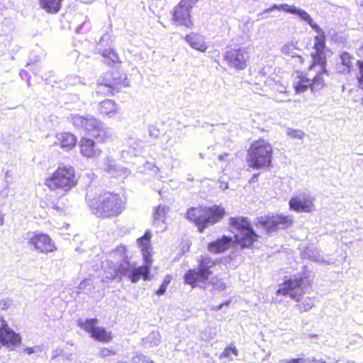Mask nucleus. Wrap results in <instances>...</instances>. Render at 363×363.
I'll use <instances>...</instances> for the list:
<instances>
[{"label":"nucleus","instance_id":"28","mask_svg":"<svg viewBox=\"0 0 363 363\" xmlns=\"http://www.w3.org/2000/svg\"><path fill=\"white\" fill-rule=\"evenodd\" d=\"M143 345L147 347L158 346L161 342V335L159 332L152 331L142 340Z\"/></svg>","mask_w":363,"mask_h":363},{"label":"nucleus","instance_id":"59","mask_svg":"<svg viewBox=\"0 0 363 363\" xmlns=\"http://www.w3.org/2000/svg\"><path fill=\"white\" fill-rule=\"evenodd\" d=\"M318 337V335H316V334H311V335H309V337L310 338H314V337Z\"/></svg>","mask_w":363,"mask_h":363},{"label":"nucleus","instance_id":"63","mask_svg":"<svg viewBox=\"0 0 363 363\" xmlns=\"http://www.w3.org/2000/svg\"><path fill=\"white\" fill-rule=\"evenodd\" d=\"M280 92H281V93H282V92H286V91H285V88H284V89H280Z\"/></svg>","mask_w":363,"mask_h":363},{"label":"nucleus","instance_id":"57","mask_svg":"<svg viewBox=\"0 0 363 363\" xmlns=\"http://www.w3.org/2000/svg\"><path fill=\"white\" fill-rule=\"evenodd\" d=\"M227 156H228V154H226V153H225V154H223V155H220L218 156V159H219L220 160H224V158H225V157H227Z\"/></svg>","mask_w":363,"mask_h":363},{"label":"nucleus","instance_id":"10","mask_svg":"<svg viewBox=\"0 0 363 363\" xmlns=\"http://www.w3.org/2000/svg\"><path fill=\"white\" fill-rule=\"evenodd\" d=\"M77 183L74 168L69 165L60 164L55 172L46 179L45 184L50 190L62 189L68 191L75 186Z\"/></svg>","mask_w":363,"mask_h":363},{"label":"nucleus","instance_id":"40","mask_svg":"<svg viewBox=\"0 0 363 363\" xmlns=\"http://www.w3.org/2000/svg\"><path fill=\"white\" fill-rule=\"evenodd\" d=\"M288 135L293 138L302 139L304 133L300 130L289 129L287 132Z\"/></svg>","mask_w":363,"mask_h":363},{"label":"nucleus","instance_id":"29","mask_svg":"<svg viewBox=\"0 0 363 363\" xmlns=\"http://www.w3.org/2000/svg\"><path fill=\"white\" fill-rule=\"evenodd\" d=\"M99 320L96 318L86 319L84 320L79 319L77 320V324L81 328L89 333L91 335L94 329L98 328L96 326Z\"/></svg>","mask_w":363,"mask_h":363},{"label":"nucleus","instance_id":"54","mask_svg":"<svg viewBox=\"0 0 363 363\" xmlns=\"http://www.w3.org/2000/svg\"><path fill=\"white\" fill-rule=\"evenodd\" d=\"M307 359L303 358H296L297 363H306Z\"/></svg>","mask_w":363,"mask_h":363},{"label":"nucleus","instance_id":"12","mask_svg":"<svg viewBox=\"0 0 363 363\" xmlns=\"http://www.w3.org/2000/svg\"><path fill=\"white\" fill-rule=\"evenodd\" d=\"M121 81L118 72H107L98 79L95 92L93 94L98 96L113 95L118 91Z\"/></svg>","mask_w":363,"mask_h":363},{"label":"nucleus","instance_id":"51","mask_svg":"<svg viewBox=\"0 0 363 363\" xmlns=\"http://www.w3.org/2000/svg\"><path fill=\"white\" fill-rule=\"evenodd\" d=\"M182 1H184L186 4L188 6H191V8L196 4L198 0H181Z\"/></svg>","mask_w":363,"mask_h":363},{"label":"nucleus","instance_id":"53","mask_svg":"<svg viewBox=\"0 0 363 363\" xmlns=\"http://www.w3.org/2000/svg\"><path fill=\"white\" fill-rule=\"evenodd\" d=\"M230 301H226L223 303H221L220 305H218L217 307H216V310H220L223 306H228L230 304Z\"/></svg>","mask_w":363,"mask_h":363},{"label":"nucleus","instance_id":"48","mask_svg":"<svg viewBox=\"0 0 363 363\" xmlns=\"http://www.w3.org/2000/svg\"><path fill=\"white\" fill-rule=\"evenodd\" d=\"M166 289H167V286H164V285H162L161 284V286H160V288L157 289V291H156V294L159 296H161V295H163L165 291H166Z\"/></svg>","mask_w":363,"mask_h":363},{"label":"nucleus","instance_id":"35","mask_svg":"<svg viewBox=\"0 0 363 363\" xmlns=\"http://www.w3.org/2000/svg\"><path fill=\"white\" fill-rule=\"evenodd\" d=\"M340 59H341L342 65L345 67L343 69L342 72H349L350 69L352 67V56L348 52H343L340 55Z\"/></svg>","mask_w":363,"mask_h":363},{"label":"nucleus","instance_id":"18","mask_svg":"<svg viewBox=\"0 0 363 363\" xmlns=\"http://www.w3.org/2000/svg\"><path fill=\"white\" fill-rule=\"evenodd\" d=\"M109 39L110 36L108 33L102 35L98 42L96 49L105 59V62L108 65H111L114 63L119 62L120 60L118 54L113 50L111 48H103L104 43L108 41Z\"/></svg>","mask_w":363,"mask_h":363},{"label":"nucleus","instance_id":"56","mask_svg":"<svg viewBox=\"0 0 363 363\" xmlns=\"http://www.w3.org/2000/svg\"><path fill=\"white\" fill-rule=\"evenodd\" d=\"M284 362L286 363H297L296 362V359H290V360H284Z\"/></svg>","mask_w":363,"mask_h":363},{"label":"nucleus","instance_id":"6","mask_svg":"<svg viewBox=\"0 0 363 363\" xmlns=\"http://www.w3.org/2000/svg\"><path fill=\"white\" fill-rule=\"evenodd\" d=\"M225 213V209L217 205L191 208L186 212V218L194 222L202 233L206 228L219 222Z\"/></svg>","mask_w":363,"mask_h":363},{"label":"nucleus","instance_id":"22","mask_svg":"<svg viewBox=\"0 0 363 363\" xmlns=\"http://www.w3.org/2000/svg\"><path fill=\"white\" fill-rule=\"evenodd\" d=\"M184 39L195 50L203 52L207 50L203 37L199 33H191L186 35Z\"/></svg>","mask_w":363,"mask_h":363},{"label":"nucleus","instance_id":"27","mask_svg":"<svg viewBox=\"0 0 363 363\" xmlns=\"http://www.w3.org/2000/svg\"><path fill=\"white\" fill-rule=\"evenodd\" d=\"M91 337L98 341L104 342H109L113 339L111 332L107 331L105 328L101 327L95 328Z\"/></svg>","mask_w":363,"mask_h":363},{"label":"nucleus","instance_id":"61","mask_svg":"<svg viewBox=\"0 0 363 363\" xmlns=\"http://www.w3.org/2000/svg\"><path fill=\"white\" fill-rule=\"evenodd\" d=\"M318 363H325V362L322 359H320V360H318Z\"/></svg>","mask_w":363,"mask_h":363},{"label":"nucleus","instance_id":"36","mask_svg":"<svg viewBox=\"0 0 363 363\" xmlns=\"http://www.w3.org/2000/svg\"><path fill=\"white\" fill-rule=\"evenodd\" d=\"M296 50V48L292 44H286L281 47V51L284 55L291 57H298L301 58V57L297 55Z\"/></svg>","mask_w":363,"mask_h":363},{"label":"nucleus","instance_id":"8","mask_svg":"<svg viewBox=\"0 0 363 363\" xmlns=\"http://www.w3.org/2000/svg\"><path fill=\"white\" fill-rule=\"evenodd\" d=\"M273 149L266 140L260 138L253 141L247 150V162L250 167L260 169L271 165Z\"/></svg>","mask_w":363,"mask_h":363},{"label":"nucleus","instance_id":"58","mask_svg":"<svg viewBox=\"0 0 363 363\" xmlns=\"http://www.w3.org/2000/svg\"><path fill=\"white\" fill-rule=\"evenodd\" d=\"M53 208L55 209L57 211H62L61 208L60 206H53Z\"/></svg>","mask_w":363,"mask_h":363},{"label":"nucleus","instance_id":"1","mask_svg":"<svg viewBox=\"0 0 363 363\" xmlns=\"http://www.w3.org/2000/svg\"><path fill=\"white\" fill-rule=\"evenodd\" d=\"M230 231L234 234L233 240L230 236L223 235L221 238L208 244V250H228L239 245L241 247H251L258 242L259 235L256 234L250 222L245 217L237 216L229 218Z\"/></svg>","mask_w":363,"mask_h":363},{"label":"nucleus","instance_id":"34","mask_svg":"<svg viewBox=\"0 0 363 363\" xmlns=\"http://www.w3.org/2000/svg\"><path fill=\"white\" fill-rule=\"evenodd\" d=\"M313 306V300L311 298L307 297L303 301L298 303L296 307L302 313L308 311Z\"/></svg>","mask_w":363,"mask_h":363},{"label":"nucleus","instance_id":"38","mask_svg":"<svg viewBox=\"0 0 363 363\" xmlns=\"http://www.w3.org/2000/svg\"><path fill=\"white\" fill-rule=\"evenodd\" d=\"M66 82L71 86H77L79 84H85L82 78L76 74H70L66 77Z\"/></svg>","mask_w":363,"mask_h":363},{"label":"nucleus","instance_id":"16","mask_svg":"<svg viewBox=\"0 0 363 363\" xmlns=\"http://www.w3.org/2000/svg\"><path fill=\"white\" fill-rule=\"evenodd\" d=\"M21 337L18 334L8 327L6 322L1 318L0 325V342L8 347H13L20 343Z\"/></svg>","mask_w":363,"mask_h":363},{"label":"nucleus","instance_id":"37","mask_svg":"<svg viewBox=\"0 0 363 363\" xmlns=\"http://www.w3.org/2000/svg\"><path fill=\"white\" fill-rule=\"evenodd\" d=\"M132 361L133 363H154L150 357L138 352L134 354Z\"/></svg>","mask_w":363,"mask_h":363},{"label":"nucleus","instance_id":"55","mask_svg":"<svg viewBox=\"0 0 363 363\" xmlns=\"http://www.w3.org/2000/svg\"><path fill=\"white\" fill-rule=\"evenodd\" d=\"M169 282H170V280H169L168 278H167V279H165L163 281V282H162V285H164V286H167V285L169 284Z\"/></svg>","mask_w":363,"mask_h":363},{"label":"nucleus","instance_id":"20","mask_svg":"<svg viewBox=\"0 0 363 363\" xmlns=\"http://www.w3.org/2000/svg\"><path fill=\"white\" fill-rule=\"evenodd\" d=\"M104 169L113 177H125L130 174V170L126 167H119L111 157H107L104 161Z\"/></svg>","mask_w":363,"mask_h":363},{"label":"nucleus","instance_id":"17","mask_svg":"<svg viewBox=\"0 0 363 363\" xmlns=\"http://www.w3.org/2000/svg\"><path fill=\"white\" fill-rule=\"evenodd\" d=\"M29 242L35 250H57L54 242L50 236L45 233L28 234Z\"/></svg>","mask_w":363,"mask_h":363},{"label":"nucleus","instance_id":"15","mask_svg":"<svg viewBox=\"0 0 363 363\" xmlns=\"http://www.w3.org/2000/svg\"><path fill=\"white\" fill-rule=\"evenodd\" d=\"M191 6L184 1H180L174 9L172 21L186 28H191L193 23L191 21Z\"/></svg>","mask_w":363,"mask_h":363},{"label":"nucleus","instance_id":"46","mask_svg":"<svg viewBox=\"0 0 363 363\" xmlns=\"http://www.w3.org/2000/svg\"><path fill=\"white\" fill-rule=\"evenodd\" d=\"M84 27H86V30H89L90 28V26H89V23L86 21H84L83 22V23H82L81 25H79L77 28H76V32L79 33L81 32H82V29Z\"/></svg>","mask_w":363,"mask_h":363},{"label":"nucleus","instance_id":"24","mask_svg":"<svg viewBox=\"0 0 363 363\" xmlns=\"http://www.w3.org/2000/svg\"><path fill=\"white\" fill-rule=\"evenodd\" d=\"M98 111L101 115L111 118L118 113V105L114 101L106 99L99 104Z\"/></svg>","mask_w":363,"mask_h":363},{"label":"nucleus","instance_id":"30","mask_svg":"<svg viewBox=\"0 0 363 363\" xmlns=\"http://www.w3.org/2000/svg\"><path fill=\"white\" fill-rule=\"evenodd\" d=\"M168 208L165 206L160 205L156 209L154 213V223L155 225H160L161 224H164V219L165 217V214L167 212Z\"/></svg>","mask_w":363,"mask_h":363},{"label":"nucleus","instance_id":"50","mask_svg":"<svg viewBox=\"0 0 363 363\" xmlns=\"http://www.w3.org/2000/svg\"><path fill=\"white\" fill-rule=\"evenodd\" d=\"M111 354H115V353L106 348H104V349L101 350V354L103 357L108 356Z\"/></svg>","mask_w":363,"mask_h":363},{"label":"nucleus","instance_id":"33","mask_svg":"<svg viewBox=\"0 0 363 363\" xmlns=\"http://www.w3.org/2000/svg\"><path fill=\"white\" fill-rule=\"evenodd\" d=\"M301 256L303 257H308L313 262L323 263L325 262L323 258L319 255V251H303Z\"/></svg>","mask_w":363,"mask_h":363},{"label":"nucleus","instance_id":"64","mask_svg":"<svg viewBox=\"0 0 363 363\" xmlns=\"http://www.w3.org/2000/svg\"><path fill=\"white\" fill-rule=\"evenodd\" d=\"M30 65V63L28 62L26 66L28 67Z\"/></svg>","mask_w":363,"mask_h":363},{"label":"nucleus","instance_id":"42","mask_svg":"<svg viewBox=\"0 0 363 363\" xmlns=\"http://www.w3.org/2000/svg\"><path fill=\"white\" fill-rule=\"evenodd\" d=\"M359 75L357 77L359 86L363 89V61H357Z\"/></svg>","mask_w":363,"mask_h":363},{"label":"nucleus","instance_id":"3","mask_svg":"<svg viewBox=\"0 0 363 363\" xmlns=\"http://www.w3.org/2000/svg\"><path fill=\"white\" fill-rule=\"evenodd\" d=\"M198 262L199 264L196 268L190 269L184 274V283L191 286L192 288L196 286L204 288L207 284L212 286V290L223 291L225 289V284L220 279L212 277L211 281L207 283L210 276L213 274L218 262L211 257L203 256Z\"/></svg>","mask_w":363,"mask_h":363},{"label":"nucleus","instance_id":"11","mask_svg":"<svg viewBox=\"0 0 363 363\" xmlns=\"http://www.w3.org/2000/svg\"><path fill=\"white\" fill-rule=\"evenodd\" d=\"M294 223L292 216L283 214L268 215L257 218L256 226L269 235L279 230H286Z\"/></svg>","mask_w":363,"mask_h":363},{"label":"nucleus","instance_id":"13","mask_svg":"<svg viewBox=\"0 0 363 363\" xmlns=\"http://www.w3.org/2000/svg\"><path fill=\"white\" fill-rule=\"evenodd\" d=\"M315 197L308 191L300 192L291 198L289 208L297 213H311L315 211Z\"/></svg>","mask_w":363,"mask_h":363},{"label":"nucleus","instance_id":"47","mask_svg":"<svg viewBox=\"0 0 363 363\" xmlns=\"http://www.w3.org/2000/svg\"><path fill=\"white\" fill-rule=\"evenodd\" d=\"M39 350H40V347L38 346L33 347H26L24 349V352L28 354H31L33 353L37 352Z\"/></svg>","mask_w":363,"mask_h":363},{"label":"nucleus","instance_id":"43","mask_svg":"<svg viewBox=\"0 0 363 363\" xmlns=\"http://www.w3.org/2000/svg\"><path fill=\"white\" fill-rule=\"evenodd\" d=\"M88 286H91L88 291H91L92 289V282L91 281V279H85L79 284L78 289L81 291H84L86 290V287Z\"/></svg>","mask_w":363,"mask_h":363},{"label":"nucleus","instance_id":"23","mask_svg":"<svg viewBox=\"0 0 363 363\" xmlns=\"http://www.w3.org/2000/svg\"><path fill=\"white\" fill-rule=\"evenodd\" d=\"M77 143V138L69 133H61L57 135L56 144H59L65 150L72 149Z\"/></svg>","mask_w":363,"mask_h":363},{"label":"nucleus","instance_id":"52","mask_svg":"<svg viewBox=\"0 0 363 363\" xmlns=\"http://www.w3.org/2000/svg\"><path fill=\"white\" fill-rule=\"evenodd\" d=\"M259 174L257 173V174H254L253 176L252 177V178L250 179V183H255V182H257V180H258V177H259Z\"/></svg>","mask_w":363,"mask_h":363},{"label":"nucleus","instance_id":"39","mask_svg":"<svg viewBox=\"0 0 363 363\" xmlns=\"http://www.w3.org/2000/svg\"><path fill=\"white\" fill-rule=\"evenodd\" d=\"M230 353H233L235 356H238V351L235 348V347L229 346V347H226L224 350V351L220 354V359L229 358Z\"/></svg>","mask_w":363,"mask_h":363},{"label":"nucleus","instance_id":"45","mask_svg":"<svg viewBox=\"0 0 363 363\" xmlns=\"http://www.w3.org/2000/svg\"><path fill=\"white\" fill-rule=\"evenodd\" d=\"M19 75L22 79H26L27 84L28 86H30V76L27 71H26L24 69L21 70L19 72Z\"/></svg>","mask_w":363,"mask_h":363},{"label":"nucleus","instance_id":"60","mask_svg":"<svg viewBox=\"0 0 363 363\" xmlns=\"http://www.w3.org/2000/svg\"><path fill=\"white\" fill-rule=\"evenodd\" d=\"M311 362H312V363H318V360H317L316 359H315V358H313V359H311Z\"/></svg>","mask_w":363,"mask_h":363},{"label":"nucleus","instance_id":"4","mask_svg":"<svg viewBox=\"0 0 363 363\" xmlns=\"http://www.w3.org/2000/svg\"><path fill=\"white\" fill-rule=\"evenodd\" d=\"M86 201L91 213L98 218H108L117 216L125 208L121 196L110 191L95 194L93 198L87 195Z\"/></svg>","mask_w":363,"mask_h":363},{"label":"nucleus","instance_id":"5","mask_svg":"<svg viewBox=\"0 0 363 363\" xmlns=\"http://www.w3.org/2000/svg\"><path fill=\"white\" fill-rule=\"evenodd\" d=\"M143 256L145 260L143 266L136 267L135 263L125 260L117 267L113 274L107 277L111 279H119L121 281L122 277H126L132 283H137L140 278L150 280V267L152 264L150 251H143Z\"/></svg>","mask_w":363,"mask_h":363},{"label":"nucleus","instance_id":"41","mask_svg":"<svg viewBox=\"0 0 363 363\" xmlns=\"http://www.w3.org/2000/svg\"><path fill=\"white\" fill-rule=\"evenodd\" d=\"M148 134L152 138H157L160 135V130L156 126L150 125L148 127Z\"/></svg>","mask_w":363,"mask_h":363},{"label":"nucleus","instance_id":"14","mask_svg":"<svg viewBox=\"0 0 363 363\" xmlns=\"http://www.w3.org/2000/svg\"><path fill=\"white\" fill-rule=\"evenodd\" d=\"M249 52L245 48H230L224 54V60L230 67L238 70L245 69L247 67V62L249 60Z\"/></svg>","mask_w":363,"mask_h":363},{"label":"nucleus","instance_id":"44","mask_svg":"<svg viewBox=\"0 0 363 363\" xmlns=\"http://www.w3.org/2000/svg\"><path fill=\"white\" fill-rule=\"evenodd\" d=\"M11 301L10 299H0V309L6 310L11 306Z\"/></svg>","mask_w":363,"mask_h":363},{"label":"nucleus","instance_id":"62","mask_svg":"<svg viewBox=\"0 0 363 363\" xmlns=\"http://www.w3.org/2000/svg\"><path fill=\"white\" fill-rule=\"evenodd\" d=\"M280 92H281V93H282V92H286V91H285V88H284V89H280Z\"/></svg>","mask_w":363,"mask_h":363},{"label":"nucleus","instance_id":"7","mask_svg":"<svg viewBox=\"0 0 363 363\" xmlns=\"http://www.w3.org/2000/svg\"><path fill=\"white\" fill-rule=\"evenodd\" d=\"M311 272L306 270L298 272L293 276L286 277L284 283L277 290V294L289 296L292 299L299 301L301 297L306 292L312 281Z\"/></svg>","mask_w":363,"mask_h":363},{"label":"nucleus","instance_id":"2","mask_svg":"<svg viewBox=\"0 0 363 363\" xmlns=\"http://www.w3.org/2000/svg\"><path fill=\"white\" fill-rule=\"evenodd\" d=\"M275 9L284 11L287 13L298 16L301 20L307 22L313 30L318 33V35L314 38L315 43L313 49L315 50V52L311 53L313 63L310 66L309 69H312L317 66H320L323 70L325 71V65H326V57L324 52L325 48V35L321 28L313 21L309 13L306 11L298 9L295 6H289L286 4H282L280 5L274 4L264 10L263 13L259 15L270 13Z\"/></svg>","mask_w":363,"mask_h":363},{"label":"nucleus","instance_id":"21","mask_svg":"<svg viewBox=\"0 0 363 363\" xmlns=\"http://www.w3.org/2000/svg\"><path fill=\"white\" fill-rule=\"evenodd\" d=\"M127 148L122 150V157L125 160L130 156L136 157L142 152L143 145L141 140L136 138H129L127 141Z\"/></svg>","mask_w":363,"mask_h":363},{"label":"nucleus","instance_id":"19","mask_svg":"<svg viewBox=\"0 0 363 363\" xmlns=\"http://www.w3.org/2000/svg\"><path fill=\"white\" fill-rule=\"evenodd\" d=\"M80 152L86 157L92 158L98 157L101 150L97 147L94 141L89 138H82L80 140Z\"/></svg>","mask_w":363,"mask_h":363},{"label":"nucleus","instance_id":"32","mask_svg":"<svg viewBox=\"0 0 363 363\" xmlns=\"http://www.w3.org/2000/svg\"><path fill=\"white\" fill-rule=\"evenodd\" d=\"M311 79H301L295 86V91L296 94H301L306 91L308 88L311 89Z\"/></svg>","mask_w":363,"mask_h":363},{"label":"nucleus","instance_id":"31","mask_svg":"<svg viewBox=\"0 0 363 363\" xmlns=\"http://www.w3.org/2000/svg\"><path fill=\"white\" fill-rule=\"evenodd\" d=\"M151 233L150 230H147L144 235L137 240L138 247L140 250H149L150 247Z\"/></svg>","mask_w":363,"mask_h":363},{"label":"nucleus","instance_id":"49","mask_svg":"<svg viewBox=\"0 0 363 363\" xmlns=\"http://www.w3.org/2000/svg\"><path fill=\"white\" fill-rule=\"evenodd\" d=\"M219 188L223 191L228 189V182L220 180L219 181Z\"/></svg>","mask_w":363,"mask_h":363},{"label":"nucleus","instance_id":"9","mask_svg":"<svg viewBox=\"0 0 363 363\" xmlns=\"http://www.w3.org/2000/svg\"><path fill=\"white\" fill-rule=\"evenodd\" d=\"M70 120L74 127L83 129L99 141L104 142L111 137L110 129L103 122L92 116H82L75 114L71 116Z\"/></svg>","mask_w":363,"mask_h":363},{"label":"nucleus","instance_id":"25","mask_svg":"<svg viewBox=\"0 0 363 363\" xmlns=\"http://www.w3.org/2000/svg\"><path fill=\"white\" fill-rule=\"evenodd\" d=\"M63 0H40V5L47 13H57L62 6Z\"/></svg>","mask_w":363,"mask_h":363},{"label":"nucleus","instance_id":"26","mask_svg":"<svg viewBox=\"0 0 363 363\" xmlns=\"http://www.w3.org/2000/svg\"><path fill=\"white\" fill-rule=\"evenodd\" d=\"M320 69L318 71V74L313 77L312 80H311V91L313 93H315L319 90H320L324 86V80L323 78V75L324 74H327L326 65H325V71L323 70L320 66Z\"/></svg>","mask_w":363,"mask_h":363}]
</instances>
